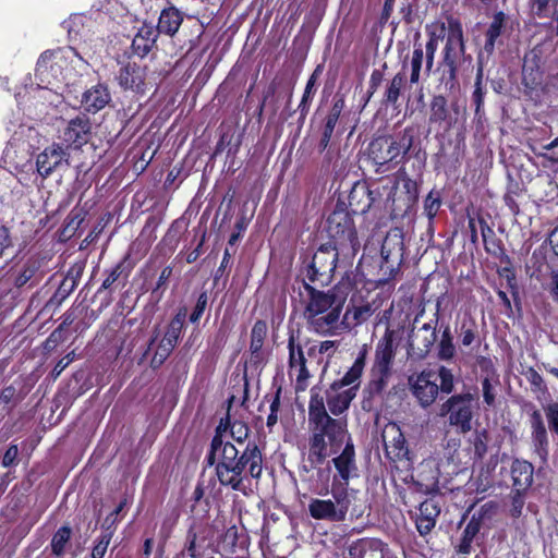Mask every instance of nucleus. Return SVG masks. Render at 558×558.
Wrapping results in <instances>:
<instances>
[{
    "label": "nucleus",
    "instance_id": "nucleus-4",
    "mask_svg": "<svg viewBox=\"0 0 558 558\" xmlns=\"http://www.w3.org/2000/svg\"><path fill=\"white\" fill-rule=\"evenodd\" d=\"M303 315L311 330L323 336L339 333L343 322V302L335 294L317 290L306 282L300 291Z\"/></svg>",
    "mask_w": 558,
    "mask_h": 558
},
{
    "label": "nucleus",
    "instance_id": "nucleus-12",
    "mask_svg": "<svg viewBox=\"0 0 558 558\" xmlns=\"http://www.w3.org/2000/svg\"><path fill=\"white\" fill-rule=\"evenodd\" d=\"M409 381L413 395L423 408L429 407L436 400L439 387L433 371H423Z\"/></svg>",
    "mask_w": 558,
    "mask_h": 558
},
{
    "label": "nucleus",
    "instance_id": "nucleus-16",
    "mask_svg": "<svg viewBox=\"0 0 558 558\" xmlns=\"http://www.w3.org/2000/svg\"><path fill=\"white\" fill-rule=\"evenodd\" d=\"M514 21L505 12L499 11L493 15L492 22L485 33V50L492 53L499 37L509 36L513 31Z\"/></svg>",
    "mask_w": 558,
    "mask_h": 558
},
{
    "label": "nucleus",
    "instance_id": "nucleus-52",
    "mask_svg": "<svg viewBox=\"0 0 558 558\" xmlns=\"http://www.w3.org/2000/svg\"><path fill=\"white\" fill-rule=\"evenodd\" d=\"M550 0H530L531 10L535 16L542 19L546 16Z\"/></svg>",
    "mask_w": 558,
    "mask_h": 558
},
{
    "label": "nucleus",
    "instance_id": "nucleus-7",
    "mask_svg": "<svg viewBox=\"0 0 558 558\" xmlns=\"http://www.w3.org/2000/svg\"><path fill=\"white\" fill-rule=\"evenodd\" d=\"M397 331L387 328L378 340L374 360L371 367V388L375 392L383 391L392 375L393 362L397 353Z\"/></svg>",
    "mask_w": 558,
    "mask_h": 558
},
{
    "label": "nucleus",
    "instance_id": "nucleus-8",
    "mask_svg": "<svg viewBox=\"0 0 558 558\" xmlns=\"http://www.w3.org/2000/svg\"><path fill=\"white\" fill-rule=\"evenodd\" d=\"M440 416H446L450 426L466 434L472 429L474 398L471 393L451 396L440 407Z\"/></svg>",
    "mask_w": 558,
    "mask_h": 558
},
{
    "label": "nucleus",
    "instance_id": "nucleus-10",
    "mask_svg": "<svg viewBox=\"0 0 558 558\" xmlns=\"http://www.w3.org/2000/svg\"><path fill=\"white\" fill-rule=\"evenodd\" d=\"M413 145V135L405 130L399 137H379L368 147V155L377 166H385L405 155Z\"/></svg>",
    "mask_w": 558,
    "mask_h": 558
},
{
    "label": "nucleus",
    "instance_id": "nucleus-15",
    "mask_svg": "<svg viewBox=\"0 0 558 558\" xmlns=\"http://www.w3.org/2000/svg\"><path fill=\"white\" fill-rule=\"evenodd\" d=\"M349 558H398L390 548L377 538L361 539L349 550Z\"/></svg>",
    "mask_w": 558,
    "mask_h": 558
},
{
    "label": "nucleus",
    "instance_id": "nucleus-40",
    "mask_svg": "<svg viewBox=\"0 0 558 558\" xmlns=\"http://www.w3.org/2000/svg\"><path fill=\"white\" fill-rule=\"evenodd\" d=\"M83 24L84 16L80 14L70 16V19L63 23V26L68 31L69 37L72 41H75L83 36V33L81 32Z\"/></svg>",
    "mask_w": 558,
    "mask_h": 558
},
{
    "label": "nucleus",
    "instance_id": "nucleus-19",
    "mask_svg": "<svg viewBox=\"0 0 558 558\" xmlns=\"http://www.w3.org/2000/svg\"><path fill=\"white\" fill-rule=\"evenodd\" d=\"M439 513L440 507L436 500L426 499L421 502L415 515V525L422 536L427 535L435 527Z\"/></svg>",
    "mask_w": 558,
    "mask_h": 558
},
{
    "label": "nucleus",
    "instance_id": "nucleus-45",
    "mask_svg": "<svg viewBox=\"0 0 558 558\" xmlns=\"http://www.w3.org/2000/svg\"><path fill=\"white\" fill-rule=\"evenodd\" d=\"M230 434L231 437L239 444V446L243 447L244 440L248 436V427L243 422H233L230 425Z\"/></svg>",
    "mask_w": 558,
    "mask_h": 558
},
{
    "label": "nucleus",
    "instance_id": "nucleus-2",
    "mask_svg": "<svg viewBox=\"0 0 558 558\" xmlns=\"http://www.w3.org/2000/svg\"><path fill=\"white\" fill-rule=\"evenodd\" d=\"M327 225V232L331 240L317 248L306 267L308 280L320 286L331 282L339 254L347 251L354 255L360 245L354 223L347 214H331Z\"/></svg>",
    "mask_w": 558,
    "mask_h": 558
},
{
    "label": "nucleus",
    "instance_id": "nucleus-55",
    "mask_svg": "<svg viewBox=\"0 0 558 558\" xmlns=\"http://www.w3.org/2000/svg\"><path fill=\"white\" fill-rule=\"evenodd\" d=\"M482 388H483L484 401L488 405H492L494 403V401H495V393L493 392V387H492V384H490L488 378H485L482 381Z\"/></svg>",
    "mask_w": 558,
    "mask_h": 558
},
{
    "label": "nucleus",
    "instance_id": "nucleus-57",
    "mask_svg": "<svg viewBox=\"0 0 558 558\" xmlns=\"http://www.w3.org/2000/svg\"><path fill=\"white\" fill-rule=\"evenodd\" d=\"M423 48L421 45L415 46L412 60H411V69L421 70L423 63Z\"/></svg>",
    "mask_w": 558,
    "mask_h": 558
},
{
    "label": "nucleus",
    "instance_id": "nucleus-11",
    "mask_svg": "<svg viewBox=\"0 0 558 558\" xmlns=\"http://www.w3.org/2000/svg\"><path fill=\"white\" fill-rule=\"evenodd\" d=\"M464 51L462 25L458 20L449 17L448 34L442 50V63L448 68L450 78L456 77L457 64L463 57Z\"/></svg>",
    "mask_w": 558,
    "mask_h": 558
},
{
    "label": "nucleus",
    "instance_id": "nucleus-43",
    "mask_svg": "<svg viewBox=\"0 0 558 558\" xmlns=\"http://www.w3.org/2000/svg\"><path fill=\"white\" fill-rule=\"evenodd\" d=\"M426 34L428 36V40H433L439 43L444 38H447L448 34V23L444 22H434L426 25Z\"/></svg>",
    "mask_w": 558,
    "mask_h": 558
},
{
    "label": "nucleus",
    "instance_id": "nucleus-48",
    "mask_svg": "<svg viewBox=\"0 0 558 558\" xmlns=\"http://www.w3.org/2000/svg\"><path fill=\"white\" fill-rule=\"evenodd\" d=\"M37 265L35 262L27 263L23 269V271L16 277L15 283L19 287L26 284L37 271Z\"/></svg>",
    "mask_w": 558,
    "mask_h": 558
},
{
    "label": "nucleus",
    "instance_id": "nucleus-20",
    "mask_svg": "<svg viewBox=\"0 0 558 558\" xmlns=\"http://www.w3.org/2000/svg\"><path fill=\"white\" fill-rule=\"evenodd\" d=\"M118 81L122 88L141 93L145 85V69L135 62H128L120 69Z\"/></svg>",
    "mask_w": 558,
    "mask_h": 558
},
{
    "label": "nucleus",
    "instance_id": "nucleus-14",
    "mask_svg": "<svg viewBox=\"0 0 558 558\" xmlns=\"http://www.w3.org/2000/svg\"><path fill=\"white\" fill-rule=\"evenodd\" d=\"M68 157L69 154L66 153V149L60 144H52L51 146L46 147L36 159L38 173L43 178H47L63 162L68 163Z\"/></svg>",
    "mask_w": 558,
    "mask_h": 558
},
{
    "label": "nucleus",
    "instance_id": "nucleus-31",
    "mask_svg": "<svg viewBox=\"0 0 558 558\" xmlns=\"http://www.w3.org/2000/svg\"><path fill=\"white\" fill-rule=\"evenodd\" d=\"M182 23V16L181 13L174 9L169 8L165 9L159 16L157 32L163 33L167 35H173L179 29L180 25Z\"/></svg>",
    "mask_w": 558,
    "mask_h": 558
},
{
    "label": "nucleus",
    "instance_id": "nucleus-30",
    "mask_svg": "<svg viewBox=\"0 0 558 558\" xmlns=\"http://www.w3.org/2000/svg\"><path fill=\"white\" fill-rule=\"evenodd\" d=\"M267 336V325L263 320H257L251 331V360L258 363L263 359L262 348Z\"/></svg>",
    "mask_w": 558,
    "mask_h": 558
},
{
    "label": "nucleus",
    "instance_id": "nucleus-18",
    "mask_svg": "<svg viewBox=\"0 0 558 558\" xmlns=\"http://www.w3.org/2000/svg\"><path fill=\"white\" fill-rule=\"evenodd\" d=\"M90 122L85 116L72 119L63 132V141L71 146L82 147L89 141Z\"/></svg>",
    "mask_w": 558,
    "mask_h": 558
},
{
    "label": "nucleus",
    "instance_id": "nucleus-38",
    "mask_svg": "<svg viewBox=\"0 0 558 558\" xmlns=\"http://www.w3.org/2000/svg\"><path fill=\"white\" fill-rule=\"evenodd\" d=\"M448 114L447 101L442 96H435L430 105V122H441L446 120Z\"/></svg>",
    "mask_w": 558,
    "mask_h": 558
},
{
    "label": "nucleus",
    "instance_id": "nucleus-6",
    "mask_svg": "<svg viewBox=\"0 0 558 558\" xmlns=\"http://www.w3.org/2000/svg\"><path fill=\"white\" fill-rule=\"evenodd\" d=\"M356 492L338 485V478H332L331 496L332 499L312 498L308 504V513L315 520L330 522H341L347 518V513L352 501L355 499Z\"/></svg>",
    "mask_w": 558,
    "mask_h": 558
},
{
    "label": "nucleus",
    "instance_id": "nucleus-61",
    "mask_svg": "<svg viewBox=\"0 0 558 558\" xmlns=\"http://www.w3.org/2000/svg\"><path fill=\"white\" fill-rule=\"evenodd\" d=\"M343 107H344V101H343V99H341V98H340V99H337V100L333 102V105H332V107H331V110H330L329 114L327 116V118H332V119H335V120H337V121H338V120H339V117H340V114H341V111H342V109H343Z\"/></svg>",
    "mask_w": 558,
    "mask_h": 558
},
{
    "label": "nucleus",
    "instance_id": "nucleus-46",
    "mask_svg": "<svg viewBox=\"0 0 558 558\" xmlns=\"http://www.w3.org/2000/svg\"><path fill=\"white\" fill-rule=\"evenodd\" d=\"M280 408V390L272 398L269 405V414L267 416V427L272 428L278 423V413Z\"/></svg>",
    "mask_w": 558,
    "mask_h": 558
},
{
    "label": "nucleus",
    "instance_id": "nucleus-54",
    "mask_svg": "<svg viewBox=\"0 0 558 558\" xmlns=\"http://www.w3.org/2000/svg\"><path fill=\"white\" fill-rule=\"evenodd\" d=\"M19 456V448L16 445H11L4 456H3V459H2V465L4 468H8V466H11L12 464L15 463L16 461V458Z\"/></svg>",
    "mask_w": 558,
    "mask_h": 558
},
{
    "label": "nucleus",
    "instance_id": "nucleus-59",
    "mask_svg": "<svg viewBox=\"0 0 558 558\" xmlns=\"http://www.w3.org/2000/svg\"><path fill=\"white\" fill-rule=\"evenodd\" d=\"M11 245V239L9 234V230L4 227H0V256L3 254L4 250Z\"/></svg>",
    "mask_w": 558,
    "mask_h": 558
},
{
    "label": "nucleus",
    "instance_id": "nucleus-9",
    "mask_svg": "<svg viewBox=\"0 0 558 558\" xmlns=\"http://www.w3.org/2000/svg\"><path fill=\"white\" fill-rule=\"evenodd\" d=\"M68 90L51 85L41 84L32 87L25 108L37 116L49 114L51 110H60L69 98Z\"/></svg>",
    "mask_w": 558,
    "mask_h": 558
},
{
    "label": "nucleus",
    "instance_id": "nucleus-35",
    "mask_svg": "<svg viewBox=\"0 0 558 558\" xmlns=\"http://www.w3.org/2000/svg\"><path fill=\"white\" fill-rule=\"evenodd\" d=\"M481 529L480 522L472 519L464 527L457 551L461 555H470L472 544Z\"/></svg>",
    "mask_w": 558,
    "mask_h": 558
},
{
    "label": "nucleus",
    "instance_id": "nucleus-41",
    "mask_svg": "<svg viewBox=\"0 0 558 558\" xmlns=\"http://www.w3.org/2000/svg\"><path fill=\"white\" fill-rule=\"evenodd\" d=\"M440 380L439 390L444 393H451L454 389V375L451 369L440 366L437 372Z\"/></svg>",
    "mask_w": 558,
    "mask_h": 558
},
{
    "label": "nucleus",
    "instance_id": "nucleus-22",
    "mask_svg": "<svg viewBox=\"0 0 558 558\" xmlns=\"http://www.w3.org/2000/svg\"><path fill=\"white\" fill-rule=\"evenodd\" d=\"M355 387H336L335 389L331 388V392H329L327 396V405L331 414L338 416L345 412L349 409L350 403L355 398Z\"/></svg>",
    "mask_w": 558,
    "mask_h": 558
},
{
    "label": "nucleus",
    "instance_id": "nucleus-21",
    "mask_svg": "<svg viewBox=\"0 0 558 558\" xmlns=\"http://www.w3.org/2000/svg\"><path fill=\"white\" fill-rule=\"evenodd\" d=\"M514 492L525 493L533 483L534 468L525 460H514L510 468Z\"/></svg>",
    "mask_w": 558,
    "mask_h": 558
},
{
    "label": "nucleus",
    "instance_id": "nucleus-36",
    "mask_svg": "<svg viewBox=\"0 0 558 558\" xmlns=\"http://www.w3.org/2000/svg\"><path fill=\"white\" fill-rule=\"evenodd\" d=\"M338 343L332 340H325L318 344L312 345L308 350V355L318 357V362L327 365L329 360L335 355Z\"/></svg>",
    "mask_w": 558,
    "mask_h": 558
},
{
    "label": "nucleus",
    "instance_id": "nucleus-29",
    "mask_svg": "<svg viewBox=\"0 0 558 558\" xmlns=\"http://www.w3.org/2000/svg\"><path fill=\"white\" fill-rule=\"evenodd\" d=\"M333 420L326 411L325 399L314 389L311 390V399L308 403V422L313 426L328 423Z\"/></svg>",
    "mask_w": 558,
    "mask_h": 558
},
{
    "label": "nucleus",
    "instance_id": "nucleus-51",
    "mask_svg": "<svg viewBox=\"0 0 558 558\" xmlns=\"http://www.w3.org/2000/svg\"><path fill=\"white\" fill-rule=\"evenodd\" d=\"M440 207V201L438 197H434L433 193H429L424 202V210L429 219L434 218Z\"/></svg>",
    "mask_w": 558,
    "mask_h": 558
},
{
    "label": "nucleus",
    "instance_id": "nucleus-5",
    "mask_svg": "<svg viewBox=\"0 0 558 558\" xmlns=\"http://www.w3.org/2000/svg\"><path fill=\"white\" fill-rule=\"evenodd\" d=\"M348 440L351 439L347 424L341 418L331 420L322 426L318 424L312 427L310 456L323 462L326 457L337 453Z\"/></svg>",
    "mask_w": 558,
    "mask_h": 558
},
{
    "label": "nucleus",
    "instance_id": "nucleus-44",
    "mask_svg": "<svg viewBox=\"0 0 558 558\" xmlns=\"http://www.w3.org/2000/svg\"><path fill=\"white\" fill-rule=\"evenodd\" d=\"M112 531L106 530L99 536L97 543L93 547L92 558H104L107 548L111 542Z\"/></svg>",
    "mask_w": 558,
    "mask_h": 558
},
{
    "label": "nucleus",
    "instance_id": "nucleus-33",
    "mask_svg": "<svg viewBox=\"0 0 558 558\" xmlns=\"http://www.w3.org/2000/svg\"><path fill=\"white\" fill-rule=\"evenodd\" d=\"M374 313V308L369 303L352 305L347 308L343 315V324L347 323L348 326L351 324L353 326L361 325L365 323Z\"/></svg>",
    "mask_w": 558,
    "mask_h": 558
},
{
    "label": "nucleus",
    "instance_id": "nucleus-60",
    "mask_svg": "<svg viewBox=\"0 0 558 558\" xmlns=\"http://www.w3.org/2000/svg\"><path fill=\"white\" fill-rule=\"evenodd\" d=\"M548 291L553 300L558 302V270L551 274Z\"/></svg>",
    "mask_w": 558,
    "mask_h": 558
},
{
    "label": "nucleus",
    "instance_id": "nucleus-56",
    "mask_svg": "<svg viewBox=\"0 0 558 558\" xmlns=\"http://www.w3.org/2000/svg\"><path fill=\"white\" fill-rule=\"evenodd\" d=\"M523 494L524 493L514 492V495L512 497L511 511H512V514L515 517L520 515L522 512L523 505H524Z\"/></svg>",
    "mask_w": 558,
    "mask_h": 558
},
{
    "label": "nucleus",
    "instance_id": "nucleus-37",
    "mask_svg": "<svg viewBox=\"0 0 558 558\" xmlns=\"http://www.w3.org/2000/svg\"><path fill=\"white\" fill-rule=\"evenodd\" d=\"M71 538V529L68 526L60 527L51 539V551L56 557H61Z\"/></svg>",
    "mask_w": 558,
    "mask_h": 558
},
{
    "label": "nucleus",
    "instance_id": "nucleus-3",
    "mask_svg": "<svg viewBox=\"0 0 558 558\" xmlns=\"http://www.w3.org/2000/svg\"><path fill=\"white\" fill-rule=\"evenodd\" d=\"M97 46L101 44L92 47L84 40L77 48L65 47L45 51L37 61L36 78L41 84L62 88L71 94L78 76L86 72L88 60L97 52Z\"/></svg>",
    "mask_w": 558,
    "mask_h": 558
},
{
    "label": "nucleus",
    "instance_id": "nucleus-25",
    "mask_svg": "<svg viewBox=\"0 0 558 558\" xmlns=\"http://www.w3.org/2000/svg\"><path fill=\"white\" fill-rule=\"evenodd\" d=\"M288 348L290 371L296 374V381L301 384L310 377L306 368V359L301 347L295 344L293 336L289 339Z\"/></svg>",
    "mask_w": 558,
    "mask_h": 558
},
{
    "label": "nucleus",
    "instance_id": "nucleus-28",
    "mask_svg": "<svg viewBox=\"0 0 558 558\" xmlns=\"http://www.w3.org/2000/svg\"><path fill=\"white\" fill-rule=\"evenodd\" d=\"M214 548L209 539L203 535L189 536V544L182 553V558H214Z\"/></svg>",
    "mask_w": 558,
    "mask_h": 558
},
{
    "label": "nucleus",
    "instance_id": "nucleus-63",
    "mask_svg": "<svg viewBox=\"0 0 558 558\" xmlns=\"http://www.w3.org/2000/svg\"><path fill=\"white\" fill-rule=\"evenodd\" d=\"M548 242L554 254L558 256V226L550 231Z\"/></svg>",
    "mask_w": 558,
    "mask_h": 558
},
{
    "label": "nucleus",
    "instance_id": "nucleus-47",
    "mask_svg": "<svg viewBox=\"0 0 558 558\" xmlns=\"http://www.w3.org/2000/svg\"><path fill=\"white\" fill-rule=\"evenodd\" d=\"M207 303H208V294L206 291H204L198 295L196 305H195L192 314L190 315V320L192 323H197L201 319L202 315L204 314V312L206 310Z\"/></svg>",
    "mask_w": 558,
    "mask_h": 558
},
{
    "label": "nucleus",
    "instance_id": "nucleus-17",
    "mask_svg": "<svg viewBox=\"0 0 558 558\" xmlns=\"http://www.w3.org/2000/svg\"><path fill=\"white\" fill-rule=\"evenodd\" d=\"M383 440L389 459L393 461L408 459L409 450L405 446V438L396 424L386 426L383 432Z\"/></svg>",
    "mask_w": 558,
    "mask_h": 558
},
{
    "label": "nucleus",
    "instance_id": "nucleus-42",
    "mask_svg": "<svg viewBox=\"0 0 558 558\" xmlns=\"http://www.w3.org/2000/svg\"><path fill=\"white\" fill-rule=\"evenodd\" d=\"M403 85H404L403 75L402 74L395 75L386 90V95H385L386 101L395 105L399 98V95H400V92H401Z\"/></svg>",
    "mask_w": 558,
    "mask_h": 558
},
{
    "label": "nucleus",
    "instance_id": "nucleus-62",
    "mask_svg": "<svg viewBox=\"0 0 558 558\" xmlns=\"http://www.w3.org/2000/svg\"><path fill=\"white\" fill-rule=\"evenodd\" d=\"M315 83H316V75L314 73L307 81V84H306V87H305V90H304V94L302 97V102L307 101V99H310L312 97Z\"/></svg>",
    "mask_w": 558,
    "mask_h": 558
},
{
    "label": "nucleus",
    "instance_id": "nucleus-23",
    "mask_svg": "<svg viewBox=\"0 0 558 558\" xmlns=\"http://www.w3.org/2000/svg\"><path fill=\"white\" fill-rule=\"evenodd\" d=\"M180 326H175L174 324L170 325L151 359V364L154 366H159L167 360V357L170 355V353L177 345L178 339L180 337Z\"/></svg>",
    "mask_w": 558,
    "mask_h": 558
},
{
    "label": "nucleus",
    "instance_id": "nucleus-26",
    "mask_svg": "<svg viewBox=\"0 0 558 558\" xmlns=\"http://www.w3.org/2000/svg\"><path fill=\"white\" fill-rule=\"evenodd\" d=\"M111 96L104 85H96L83 94L82 104L88 112H98L110 101Z\"/></svg>",
    "mask_w": 558,
    "mask_h": 558
},
{
    "label": "nucleus",
    "instance_id": "nucleus-58",
    "mask_svg": "<svg viewBox=\"0 0 558 558\" xmlns=\"http://www.w3.org/2000/svg\"><path fill=\"white\" fill-rule=\"evenodd\" d=\"M120 275L121 270L120 266L118 265L110 271L108 277L104 280L101 288L109 289L119 279Z\"/></svg>",
    "mask_w": 558,
    "mask_h": 558
},
{
    "label": "nucleus",
    "instance_id": "nucleus-24",
    "mask_svg": "<svg viewBox=\"0 0 558 558\" xmlns=\"http://www.w3.org/2000/svg\"><path fill=\"white\" fill-rule=\"evenodd\" d=\"M367 357V347L363 345L360 350L353 365L350 369L344 374L339 383L332 385V389L336 387L345 388V387H355L356 389L360 386V378L363 374L365 363Z\"/></svg>",
    "mask_w": 558,
    "mask_h": 558
},
{
    "label": "nucleus",
    "instance_id": "nucleus-13",
    "mask_svg": "<svg viewBox=\"0 0 558 558\" xmlns=\"http://www.w3.org/2000/svg\"><path fill=\"white\" fill-rule=\"evenodd\" d=\"M332 463L337 470L333 477L338 478V485L348 488L350 478L356 476L357 471L354 446L351 440L345 442L340 454L332 459Z\"/></svg>",
    "mask_w": 558,
    "mask_h": 558
},
{
    "label": "nucleus",
    "instance_id": "nucleus-27",
    "mask_svg": "<svg viewBox=\"0 0 558 558\" xmlns=\"http://www.w3.org/2000/svg\"><path fill=\"white\" fill-rule=\"evenodd\" d=\"M157 36L158 32L153 25H142L132 41L134 52L140 57L146 56L154 47Z\"/></svg>",
    "mask_w": 558,
    "mask_h": 558
},
{
    "label": "nucleus",
    "instance_id": "nucleus-39",
    "mask_svg": "<svg viewBox=\"0 0 558 558\" xmlns=\"http://www.w3.org/2000/svg\"><path fill=\"white\" fill-rule=\"evenodd\" d=\"M454 352L456 349L452 342L450 330L449 328H446L445 331L442 332L441 340L439 342L438 357L440 360H450L453 357Z\"/></svg>",
    "mask_w": 558,
    "mask_h": 558
},
{
    "label": "nucleus",
    "instance_id": "nucleus-32",
    "mask_svg": "<svg viewBox=\"0 0 558 558\" xmlns=\"http://www.w3.org/2000/svg\"><path fill=\"white\" fill-rule=\"evenodd\" d=\"M380 254L386 263L392 260L400 263L402 259V239L399 235H388L383 242Z\"/></svg>",
    "mask_w": 558,
    "mask_h": 558
},
{
    "label": "nucleus",
    "instance_id": "nucleus-53",
    "mask_svg": "<svg viewBox=\"0 0 558 558\" xmlns=\"http://www.w3.org/2000/svg\"><path fill=\"white\" fill-rule=\"evenodd\" d=\"M439 43L428 40L426 43V72H430L433 64H434V58L435 53L437 51Z\"/></svg>",
    "mask_w": 558,
    "mask_h": 558
},
{
    "label": "nucleus",
    "instance_id": "nucleus-49",
    "mask_svg": "<svg viewBox=\"0 0 558 558\" xmlns=\"http://www.w3.org/2000/svg\"><path fill=\"white\" fill-rule=\"evenodd\" d=\"M472 98H473V102L476 106V113H478L480 109L483 105V101H484V92H483V87H482V70H480L477 72L476 81H475V89L473 92Z\"/></svg>",
    "mask_w": 558,
    "mask_h": 558
},
{
    "label": "nucleus",
    "instance_id": "nucleus-64",
    "mask_svg": "<svg viewBox=\"0 0 558 558\" xmlns=\"http://www.w3.org/2000/svg\"><path fill=\"white\" fill-rule=\"evenodd\" d=\"M15 390L12 387H7L0 392V404H9L13 399Z\"/></svg>",
    "mask_w": 558,
    "mask_h": 558
},
{
    "label": "nucleus",
    "instance_id": "nucleus-50",
    "mask_svg": "<svg viewBox=\"0 0 558 558\" xmlns=\"http://www.w3.org/2000/svg\"><path fill=\"white\" fill-rule=\"evenodd\" d=\"M337 122L338 121L332 118L326 119V124H325L323 136H322L320 143H319V146L322 149H326L327 146L329 145V142L332 136V133H333Z\"/></svg>",
    "mask_w": 558,
    "mask_h": 558
},
{
    "label": "nucleus",
    "instance_id": "nucleus-1",
    "mask_svg": "<svg viewBox=\"0 0 558 558\" xmlns=\"http://www.w3.org/2000/svg\"><path fill=\"white\" fill-rule=\"evenodd\" d=\"M209 464H215V471L218 481L223 486H229L233 490L243 492L244 470L247 466L251 477L258 478L262 474V453L255 444H247L241 449L223 436L217 434L214 436L210 445V451L207 456Z\"/></svg>",
    "mask_w": 558,
    "mask_h": 558
},
{
    "label": "nucleus",
    "instance_id": "nucleus-34",
    "mask_svg": "<svg viewBox=\"0 0 558 558\" xmlns=\"http://www.w3.org/2000/svg\"><path fill=\"white\" fill-rule=\"evenodd\" d=\"M532 438L537 450H543L548 444V435L543 422V416L538 411L531 415Z\"/></svg>",
    "mask_w": 558,
    "mask_h": 558
}]
</instances>
